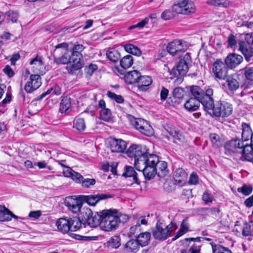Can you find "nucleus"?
Segmentation results:
<instances>
[{
  "label": "nucleus",
  "instance_id": "dca6fc26",
  "mask_svg": "<svg viewBox=\"0 0 253 253\" xmlns=\"http://www.w3.org/2000/svg\"><path fill=\"white\" fill-rule=\"evenodd\" d=\"M166 137L169 140H171L174 143L180 144L184 141V137L182 134L174 127H169L166 130Z\"/></svg>",
  "mask_w": 253,
  "mask_h": 253
},
{
  "label": "nucleus",
  "instance_id": "412c9836",
  "mask_svg": "<svg viewBox=\"0 0 253 253\" xmlns=\"http://www.w3.org/2000/svg\"><path fill=\"white\" fill-rule=\"evenodd\" d=\"M69 219L70 236L77 240L81 239L82 237L81 236L76 234H72V232L78 231L81 227L82 222L81 219L78 217H73Z\"/></svg>",
  "mask_w": 253,
  "mask_h": 253
},
{
  "label": "nucleus",
  "instance_id": "603ef678",
  "mask_svg": "<svg viewBox=\"0 0 253 253\" xmlns=\"http://www.w3.org/2000/svg\"><path fill=\"white\" fill-rule=\"evenodd\" d=\"M190 90L192 94L194 96V98H197L199 99H201L202 98L203 90L199 86H192L191 87Z\"/></svg>",
  "mask_w": 253,
  "mask_h": 253
},
{
  "label": "nucleus",
  "instance_id": "bb28decb",
  "mask_svg": "<svg viewBox=\"0 0 253 253\" xmlns=\"http://www.w3.org/2000/svg\"><path fill=\"white\" fill-rule=\"evenodd\" d=\"M56 225L59 231L64 234L68 233L70 234L69 218H60L58 219L56 222Z\"/></svg>",
  "mask_w": 253,
  "mask_h": 253
},
{
  "label": "nucleus",
  "instance_id": "ddd939ff",
  "mask_svg": "<svg viewBox=\"0 0 253 253\" xmlns=\"http://www.w3.org/2000/svg\"><path fill=\"white\" fill-rule=\"evenodd\" d=\"M212 72L215 77L219 80H224L227 77V68L221 60H217L213 64Z\"/></svg>",
  "mask_w": 253,
  "mask_h": 253
},
{
  "label": "nucleus",
  "instance_id": "6e6552de",
  "mask_svg": "<svg viewBox=\"0 0 253 253\" xmlns=\"http://www.w3.org/2000/svg\"><path fill=\"white\" fill-rule=\"evenodd\" d=\"M172 9L173 12L184 15L193 14L195 11L194 3L189 0H183L177 3L174 4Z\"/></svg>",
  "mask_w": 253,
  "mask_h": 253
},
{
  "label": "nucleus",
  "instance_id": "58836bf2",
  "mask_svg": "<svg viewBox=\"0 0 253 253\" xmlns=\"http://www.w3.org/2000/svg\"><path fill=\"white\" fill-rule=\"evenodd\" d=\"M73 127L79 131L84 130L86 127L84 120L81 117H76L74 120Z\"/></svg>",
  "mask_w": 253,
  "mask_h": 253
},
{
  "label": "nucleus",
  "instance_id": "c756f323",
  "mask_svg": "<svg viewBox=\"0 0 253 253\" xmlns=\"http://www.w3.org/2000/svg\"><path fill=\"white\" fill-rule=\"evenodd\" d=\"M12 217L18 219L20 218L17 216L13 214L4 206H0V221H7L11 219Z\"/></svg>",
  "mask_w": 253,
  "mask_h": 253
},
{
  "label": "nucleus",
  "instance_id": "49530a36",
  "mask_svg": "<svg viewBox=\"0 0 253 253\" xmlns=\"http://www.w3.org/2000/svg\"><path fill=\"white\" fill-rule=\"evenodd\" d=\"M126 51L132 54L139 56L141 54L140 50L136 46L132 44H126L124 46Z\"/></svg>",
  "mask_w": 253,
  "mask_h": 253
},
{
  "label": "nucleus",
  "instance_id": "20e7f679",
  "mask_svg": "<svg viewBox=\"0 0 253 253\" xmlns=\"http://www.w3.org/2000/svg\"><path fill=\"white\" fill-rule=\"evenodd\" d=\"M176 229L177 226L173 222H171L167 226L162 223H157L153 232V235L156 239L164 240L167 239Z\"/></svg>",
  "mask_w": 253,
  "mask_h": 253
},
{
  "label": "nucleus",
  "instance_id": "864d4df0",
  "mask_svg": "<svg viewBox=\"0 0 253 253\" xmlns=\"http://www.w3.org/2000/svg\"><path fill=\"white\" fill-rule=\"evenodd\" d=\"M96 181L94 178H84L83 177L81 184L83 187L88 188L91 186L94 185Z\"/></svg>",
  "mask_w": 253,
  "mask_h": 253
},
{
  "label": "nucleus",
  "instance_id": "6e6d98bb",
  "mask_svg": "<svg viewBox=\"0 0 253 253\" xmlns=\"http://www.w3.org/2000/svg\"><path fill=\"white\" fill-rule=\"evenodd\" d=\"M237 191L239 192L243 193L245 195H250L253 191V187L251 186L244 185L241 187L238 188Z\"/></svg>",
  "mask_w": 253,
  "mask_h": 253
},
{
  "label": "nucleus",
  "instance_id": "a18cd8bd",
  "mask_svg": "<svg viewBox=\"0 0 253 253\" xmlns=\"http://www.w3.org/2000/svg\"><path fill=\"white\" fill-rule=\"evenodd\" d=\"M133 64V58L131 55H128L124 56L120 60V65L124 69H127L131 67Z\"/></svg>",
  "mask_w": 253,
  "mask_h": 253
},
{
  "label": "nucleus",
  "instance_id": "f3484780",
  "mask_svg": "<svg viewBox=\"0 0 253 253\" xmlns=\"http://www.w3.org/2000/svg\"><path fill=\"white\" fill-rule=\"evenodd\" d=\"M41 78L38 74L32 75L30 80L26 84L24 88L27 93H31L41 85Z\"/></svg>",
  "mask_w": 253,
  "mask_h": 253
},
{
  "label": "nucleus",
  "instance_id": "393cba45",
  "mask_svg": "<svg viewBox=\"0 0 253 253\" xmlns=\"http://www.w3.org/2000/svg\"><path fill=\"white\" fill-rule=\"evenodd\" d=\"M153 82L151 77L149 76H140L138 82V89L139 91L147 90Z\"/></svg>",
  "mask_w": 253,
  "mask_h": 253
},
{
  "label": "nucleus",
  "instance_id": "c03bdc74",
  "mask_svg": "<svg viewBox=\"0 0 253 253\" xmlns=\"http://www.w3.org/2000/svg\"><path fill=\"white\" fill-rule=\"evenodd\" d=\"M186 240L188 241H194L196 242V243H195L189 249V252L190 253H200V249L201 247V245L200 243V238H186Z\"/></svg>",
  "mask_w": 253,
  "mask_h": 253
},
{
  "label": "nucleus",
  "instance_id": "4c0bfd02",
  "mask_svg": "<svg viewBox=\"0 0 253 253\" xmlns=\"http://www.w3.org/2000/svg\"><path fill=\"white\" fill-rule=\"evenodd\" d=\"M123 175L126 177H131L136 183H139V179L137 176V174L131 166H126L125 167V172L123 173Z\"/></svg>",
  "mask_w": 253,
  "mask_h": 253
},
{
  "label": "nucleus",
  "instance_id": "052dcab7",
  "mask_svg": "<svg viewBox=\"0 0 253 253\" xmlns=\"http://www.w3.org/2000/svg\"><path fill=\"white\" fill-rule=\"evenodd\" d=\"M6 14L9 19L11 20L12 22L14 23L17 21L19 16L18 13L17 12L12 10H9L7 12Z\"/></svg>",
  "mask_w": 253,
  "mask_h": 253
},
{
  "label": "nucleus",
  "instance_id": "f704fd0d",
  "mask_svg": "<svg viewBox=\"0 0 253 253\" xmlns=\"http://www.w3.org/2000/svg\"><path fill=\"white\" fill-rule=\"evenodd\" d=\"M189 228V224L188 222V219L185 218L182 220L180 228L173 239L175 240L186 233L188 231Z\"/></svg>",
  "mask_w": 253,
  "mask_h": 253
},
{
  "label": "nucleus",
  "instance_id": "13d9d810",
  "mask_svg": "<svg viewBox=\"0 0 253 253\" xmlns=\"http://www.w3.org/2000/svg\"><path fill=\"white\" fill-rule=\"evenodd\" d=\"M97 69V66L95 64H90L88 66L85 68V73L87 77L92 76L94 72Z\"/></svg>",
  "mask_w": 253,
  "mask_h": 253
},
{
  "label": "nucleus",
  "instance_id": "aec40b11",
  "mask_svg": "<svg viewBox=\"0 0 253 253\" xmlns=\"http://www.w3.org/2000/svg\"><path fill=\"white\" fill-rule=\"evenodd\" d=\"M98 107L100 108L99 118L107 122H112V113L109 109L106 107V103L103 100H100L99 101Z\"/></svg>",
  "mask_w": 253,
  "mask_h": 253
},
{
  "label": "nucleus",
  "instance_id": "9b49d317",
  "mask_svg": "<svg viewBox=\"0 0 253 253\" xmlns=\"http://www.w3.org/2000/svg\"><path fill=\"white\" fill-rule=\"evenodd\" d=\"M232 112V105L225 102H218L216 103L214 114L215 117H226Z\"/></svg>",
  "mask_w": 253,
  "mask_h": 253
},
{
  "label": "nucleus",
  "instance_id": "f257e3e1",
  "mask_svg": "<svg viewBox=\"0 0 253 253\" xmlns=\"http://www.w3.org/2000/svg\"><path fill=\"white\" fill-rule=\"evenodd\" d=\"M101 229L109 232L116 230L121 223H125L128 216L119 213L116 210H104L102 211Z\"/></svg>",
  "mask_w": 253,
  "mask_h": 253
},
{
  "label": "nucleus",
  "instance_id": "72a5a7b5",
  "mask_svg": "<svg viewBox=\"0 0 253 253\" xmlns=\"http://www.w3.org/2000/svg\"><path fill=\"white\" fill-rule=\"evenodd\" d=\"M151 234L148 232H144L139 233L136 237V241L138 242L140 247H144L148 245L150 241Z\"/></svg>",
  "mask_w": 253,
  "mask_h": 253
},
{
  "label": "nucleus",
  "instance_id": "cd10ccee",
  "mask_svg": "<svg viewBox=\"0 0 253 253\" xmlns=\"http://www.w3.org/2000/svg\"><path fill=\"white\" fill-rule=\"evenodd\" d=\"M140 246L136 240H130L124 246V251L126 253H136L140 249Z\"/></svg>",
  "mask_w": 253,
  "mask_h": 253
},
{
  "label": "nucleus",
  "instance_id": "6ab92c4d",
  "mask_svg": "<svg viewBox=\"0 0 253 253\" xmlns=\"http://www.w3.org/2000/svg\"><path fill=\"white\" fill-rule=\"evenodd\" d=\"M30 64L32 66V70L34 72L42 75L45 73V66L41 56H37L31 61Z\"/></svg>",
  "mask_w": 253,
  "mask_h": 253
},
{
  "label": "nucleus",
  "instance_id": "0e129e2a",
  "mask_svg": "<svg viewBox=\"0 0 253 253\" xmlns=\"http://www.w3.org/2000/svg\"><path fill=\"white\" fill-rule=\"evenodd\" d=\"M183 90L181 87H176L173 91V95L175 98H180L183 95Z\"/></svg>",
  "mask_w": 253,
  "mask_h": 253
},
{
  "label": "nucleus",
  "instance_id": "ea45409f",
  "mask_svg": "<svg viewBox=\"0 0 253 253\" xmlns=\"http://www.w3.org/2000/svg\"><path fill=\"white\" fill-rule=\"evenodd\" d=\"M106 56L108 59L113 62H117L120 58L119 51L113 48H109L106 52Z\"/></svg>",
  "mask_w": 253,
  "mask_h": 253
},
{
  "label": "nucleus",
  "instance_id": "39448f33",
  "mask_svg": "<svg viewBox=\"0 0 253 253\" xmlns=\"http://www.w3.org/2000/svg\"><path fill=\"white\" fill-rule=\"evenodd\" d=\"M148 151L147 148L145 145L132 144L126 150L127 155L130 158L134 159V166L135 168L145 154Z\"/></svg>",
  "mask_w": 253,
  "mask_h": 253
},
{
  "label": "nucleus",
  "instance_id": "f03ea898",
  "mask_svg": "<svg viewBox=\"0 0 253 253\" xmlns=\"http://www.w3.org/2000/svg\"><path fill=\"white\" fill-rule=\"evenodd\" d=\"M159 161L158 157L147 151L139 163H138L136 169L143 172L146 179H151L156 174V165Z\"/></svg>",
  "mask_w": 253,
  "mask_h": 253
},
{
  "label": "nucleus",
  "instance_id": "e433bc0d",
  "mask_svg": "<svg viewBox=\"0 0 253 253\" xmlns=\"http://www.w3.org/2000/svg\"><path fill=\"white\" fill-rule=\"evenodd\" d=\"M168 173V169H167V164L165 161H160L156 165V174L159 176H164Z\"/></svg>",
  "mask_w": 253,
  "mask_h": 253
},
{
  "label": "nucleus",
  "instance_id": "a211bd4d",
  "mask_svg": "<svg viewBox=\"0 0 253 253\" xmlns=\"http://www.w3.org/2000/svg\"><path fill=\"white\" fill-rule=\"evenodd\" d=\"M109 143V148L114 153H123L127 146L126 142L121 139L112 138Z\"/></svg>",
  "mask_w": 253,
  "mask_h": 253
},
{
  "label": "nucleus",
  "instance_id": "7ed1b4c3",
  "mask_svg": "<svg viewBox=\"0 0 253 253\" xmlns=\"http://www.w3.org/2000/svg\"><path fill=\"white\" fill-rule=\"evenodd\" d=\"M71 52L68 49L67 43L63 42L55 46L53 52L54 61L57 64H65L70 63V70L72 64Z\"/></svg>",
  "mask_w": 253,
  "mask_h": 253
},
{
  "label": "nucleus",
  "instance_id": "9d476101",
  "mask_svg": "<svg viewBox=\"0 0 253 253\" xmlns=\"http://www.w3.org/2000/svg\"><path fill=\"white\" fill-rule=\"evenodd\" d=\"M83 204L81 196L68 197L66 198L65 201V204L68 210L75 213L81 211Z\"/></svg>",
  "mask_w": 253,
  "mask_h": 253
},
{
  "label": "nucleus",
  "instance_id": "473e14b6",
  "mask_svg": "<svg viewBox=\"0 0 253 253\" xmlns=\"http://www.w3.org/2000/svg\"><path fill=\"white\" fill-rule=\"evenodd\" d=\"M236 75H232L227 77V83L230 90L234 91L236 90L239 87V84L237 80Z\"/></svg>",
  "mask_w": 253,
  "mask_h": 253
},
{
  "label": "nucleus",
  "instance_id": "423d86ee",
  "mask_svg": "<svg viewBox=\"0 0 253 253\" xmlns=\"http://www.w3.org/2000/svg\"><path fill=\"white\" fill-rule=\"evenodd\" d=\"M245 39V42L239 43V49L249 61L250 58L253 56V32L246 34Z\"/></svg>",
  "mask_w": 253,
  "mask_h": 253
},
{
  "label": "nucleus",
  "instance_id": "c9c22d12",
  "mask_svg": "<svg viewBox=\"0 0 253 253\" xmlns=\"http://www.w3.org/2000/svg\"><path fill=\"white\" fill-rule=\"evenodd\" d=\"M187 174L184 170L180 168L177 169L174 173V178L178 183L184 182L187 179Z\"/></svg>",
  "mask_w": 253,
  "mask_h": 253
},
{
  "label": "nucleus",
  "instance_id": "c85d7f7f",
  "mask_svg": "<svg viewBox=\"0 0 253 253\" xmlns=\"http://www.w3.org/2000/svg\"><path fill=\"white\" fill-rule=\"evenodd\" d=\"M140 77V74L138 71L133 70L125 75L124 80L126 84H130L138 83Z\"/></svg>",
  "mask_w": 253,
  "mask_h": 253
},
{
  "label": "nucleus",
  "instance_id": "79ce46f5",
  "mask_svg": "<svg viewBox=\"0 0 253 253\" xmlns=\"http://www.w3.org/2000/svg\"><path fill=\"white\" fill-rule=\"evenodd\" d=\"M71 99L64 97L60 103L59 111L61 113H66L71 107Z\"/></svg>",
  "mask_w": 253,
  "mask_h": 253
},
{
  "label": "nucleus",
  "instance_id": "de8ad7c7",
  "mask_svg": "<svg viewBox=\"0 0 253 253\" xmlns=\"http://www.w3.org/2000/svg\"><path fill=\"white\" fill-rule=\"evenodd\" d=\"M121 239L119 236H113L107 242V246L114 249L118 248L120 245Z\"/></svg>",
  "mask_w": 253,
  "mask_h": 253
},
{
  "label": "nucleus",
  "instance_id": "4be33fe9",
  "mask_svg": "<svg viewBox=\"0 0 253 253\" xmlns=\"http://www.w3.org/2000/svg\"><path fill=\"white\" fill-rule=\"evenodd\" d=\"M109 197V196L104 194L81 196L83 202L84 201L91 206H95L100 200L106 199Z\"/></svg>",
  "mask_w": 253,
  "mask_h": 253
},
{
  "label": "nucleus",
  "instance_id": "e2e57ef3",
  "mask_svg": "<svg viewBox=\"0 0 253 253\" xmlns=\"http://www.w3.org/2000/svg\"><path fill=\"white\" fill-rule=\"evenodd\" d=\"M173 17V14L170 10H166L161 14V18L165 20H169Z\"/></svg>",
  "mask_w": 253,
  "mask_h": 253
},
{
  "label": "nucleus",
  "instance_id": "338daca9",
  "mask_svg": "<svg viewBox=\"0 0 253 253\" xmlns=\"http://www.w3.org/2000/svg\"><path fill=\"white\" fill-rule=\"evenodd\" d=\"M189 183L193 185H196L198 183V176L196 173L193 172L191 174Z\"/></svg>",
  "mask_w": 253,
  "mask_h": 253
},
{
  "label": "nucleus",
  "instance_id": "a19ab883",
  "mask_svg": "<svg viewBox=\"0 0 253 253\" xmlns=\"http://www.w3.org/2000/svg\"><path fill=\"white\" fill-rule=\"evenodd\" d=\"M208 4L223 7H227L230 5L229 0H207Z\"/></svg>",
  "mask_w": 253,
  "mask_h": 253
},
{
  "label": "nucleus",
  "instance_id": "0eeeda50",
  "mask_svg": "<svg viewBox=\"0 0 253 253\" xmlns=\"http://www.w3.org/2000/svg\"><path fill=\"white\" fill-rule=\"evenodd\" d=\"M84 48V47L82 44L75 45L73 47L72 53H71L72 59L71 72H74L83 67V56L81 53Z\"/></svg>",
  "mask_w": 253,
  "mask_h": 253
},
{
  "label": "nucleus",
  "instance_id": "37998d69",
  "mask_svg": "<svg viewBox=\"0 0 253 253\" xmlns=\"http://www.w3.org/2000/svg\"><path fill=\"white\" fill-rule=\"evenodd\" d=\"M80 217L83 221L87 223L89 220V217L92 215V212L90 209L87 208H84L81 209Z\"/></svg>",
  "mask_w": 253,
  "mask_h": 253
},
{
  "label": "nucleus",
  "instance_id": "f8f14e48",
  "mask_svg": "<svg viewBox=\"0 0 253 253\" xmlns=\"http://www.w3.org/2000/svg\"><path fill=\"white\" fill-rule=\"evenodd\" d=\"M191 57L188 53H186L183 58L179 61L177 67L176 72H174L175 77L185 75L188 70V65L191 63Z\"/></svg>",
  "mask_w": 253,
  "mask_h": 253
},
{
  "label": "nucleus",
  "instance_id": "2f4dec72",
  "mask_svg": "<svg viewBox=\"0 0 253 253\" xmlns=\"http://www.w3.org/2000/svg\"><path fill=\"white\" fill-rule=\"evenodd\" d=\"M102 211L99 213H95L94 215L92 214V215L89 217L88 221L87 223L91 227H95L100 225L101 228V222L102 216Z\"/></svg>",
  "mask_w": 253,
  "mask_h": 253
},
{
  "label": "nucleus",
  "instance_id": "09e8293b",
  "mask_svg": "<svg viewBox=\"0 0 253 253\" xmlns=\"http://www.w3.org/2000/svg\"><path fill=\"white\" fill-rule=\"evenodd\" d=\"M209 138L212 144L214 147H218L221 145V139L218 134L216 133H211L209 135Z\"/></svg>",
  "mask_w": 253,
  "mask_h": 253
},
{
  "label": "nucleus",
  "instance_id": "7c9ffc66",
  "mask_svg": "<svg viewBox=\"0 0 253 253\" xmlns=\"http://www.w3.org/2000/svg\"><path fill=\"white\" fill-rule=\"evenodd\" d=\"M200 104V99L197 98H190L184 104L185 108L188 111L196 110Z\"/></svg>",
  "mask_w": 253,
  "mask_h": 253
},
{
  "label": "nucleus",
  "instance_id": "5701e85b",
  "mask_svg": "<svg viewBox=\"0 0 253 253\" xmlns=\"http://www.w3.org/2000/svg\"><path fill=\"white\" fill-rule=\"evenodd\" d=\"M200 103L203 105L206 112L211 115H213L215 105L212 97L203 96L200 99Z\"/></svg>",
  "mask_w": 253,
  "mask_h": 253
},
{
  "label": "nucleus",
  "instance_id": "8fccbe9b",
  "mask_svg": "<svg viewBox=\"0 0 253 253\" xmlns=\"http://www.w3.org/2000/svg\"><path fill=\"white\" fill-rule=\"evenodd\" d=\"M212 250L213 253H232L228 248L220 245L212 246Z\"/></svg>",
  "mask_w": 253,
  "mask_h": 253
},
{
  "label": "nucleus",
  "instance_id": "69168bd1",
  "mask_svg": "<svg viewBox=\"0 0 253 253\" xmlns=\"http://www.w3.org/2000/svg\"><path fill=\"white\" fill-rule=\"evenodd\" d=\"M202 199L206 204H208L212 203L213 197L207 192H205L202 196Z\"/></svg>",
  "mask_w": 253,
  "mask_h": 253
},
{
  "label": "nucleus",
  "instance_id": "5fc2aeb1",
  "mask_svg": "<svg viewBox=\"0 0 253 253\" xmlns=\"http://www.w3.org/2000/svg\"><path fill=\"white\" fill-rule=\"evenodd\" d=\"M243 72L247 80L253 81V67H246L243 69Z\"/></svg>",
  "mask_w": 253,
  "mask_h": 253
},
{
  "label": "nucleus",
  "instance_id": "4468645a",
  "mask_svg": "<svg viewBox=\"0 0 253 253\" xmlns=\"http://www.w3.org/2000/svg\"><path fill=\"white\" fill-rule=\"evenodd\" d=\"M133 223L135 224L130 227L128 235L130 237L135 236L136 237L142 230V225H147V221L145 217L140 216L134 218Z\"/></svg>",
  "mask_w": 253,
  "mask_h": 253
},
{
  "label": "nucleus",
  "instance_id": "bf43d9fd",
  "mask_svg": "<svg viewBox=\"0 0 253 253\" xmlns=\"http://www.w3.org/2000/svg\"><path fill=\"white\" fill-rule=\"evenodd\" d=\"M149 18L146 17L145 19L141 20L140 22L136 24L131 26L128 28V29H133L136 28L141 29L144 27V26L148 23Z\"/></svg>",
  "mask_w": 253,
  "mask_h": 253
},
{
  "label": "nucleus",
  "instance_id": "4d7b16f0",
  "mask_svg": "<svg viewBox=\"0 0 253 253\" xmlns=\"http://www.w3.org/2000/svg\"><path fill=\"white\" fill-rule=\"evenodd\" d=\"M107 95L109 98L115 100L118 103H122L124 101L123 97L121 95H117L111 91L108 92Z\"/></svg>",
  "mask_w": 253,
  "mask_h": 253
},
{
  "label": "nucleus",
  "instance_id": "774afa93",
  "mask_svg": "<svg viewBox=\"0 0 253 253\" xmlns=\"http://www.w3.org/2000/svg\"><path fill=\"white\" fill-rule=\"evenodd\" d=\"M169 90L164 87H162L160 91L161 99L163 101L165 100L169 94Z\"/></svg>",
  "mask_w": 253,
  "mask_h": 253
},
{
  "label": "nucleus",
  "instance_id": "b1692460",
  "mask_svg": "<svg viewBox=\"0 0 253 253\" xmlns=\"http://www.w3.org/2000/svg\"><path fill=\"white\" fill-rule=\"evenodd\" d=\"M243 61L242 56L232 53L229 54L225 59V63L227 66L230 68H235L239 65Z\"/></svg>",
  "mask_w": 253,
  "mask_h": 253
},
{
  "label": "nucleus",
  "instance_id": "a878e982",
  "mask_svg": "<svg viewBox=\"0 0 253 253\" xmlns=\"http://www.w3.org/2000/svg\"><path fill=\"white\" fill-rule=\"evenodd\" d=\"M242 140L241 142L244 143L245 142L250 141L253 139V133L250 126L246 123H243L242 125Z\"/></svg>",
  "mask_w": 253,
  "mask_h": 253
},
{
  "label": "nucleus",
  "instance_id": "1a4fd4ad",
  "mask_svg": "<svg viewBox=\"0 0 253 253\" xmlns=\"http://www.w3.org/2000/svg\"><path fill=\"white\" fill-rule=\"evenodd\" d=\"M130 121L131 125L142 134L147 136L153 135L154 130L146 121L141 118H133Z\"/></svg>",
  "mask_w": 253,
  "mask_h": 253
},
{
  "label": "nucleus",
  "instance_id": "680f3d73",
  "mask_svg": "<svg viewBox=\"0 0 253 253\" xmlns=\"http://www.w3.org/2000/svg\"><path fill=\"white\" fill-rule=\"evenodd\" d=\"M83 177H84L80 173L75 171H74L71 177L72 180L76 183L80 184L83 179Z\"/></svg>",
  "mask_w": 253,
  "mask_h": 253
},
{
  "label": "nucleus",
  "instance_id": "2eb2a0df",
  "mask_svg": "<svg viewBox=\"0 0 253 253\" xmlns=\"http://www.w3.org/2000/svg\"><path fill=\"white\" fill-rule=\"evenodd\" d=\"M167 49L170 54L174 55L179 52H184L187 49L185 42L180 40H174L168 43Z\"/></svg>",
  "mask_w": 253,
  "mask_h": 253
},
{
  "label": "nucleus",
  "instance_id": "3c124183",
  "mask_svg": "<svg viewBox=\"0 0 253 253\" xmlns=\"http://www.w3.org/2000/svg\"><path fill=\"white\" fill-rule=\"evenodd\" d=\"M242 235L244 237H251L253 236V228L248 224L245 223L242 229Z\"/></svg>",
  "mask_w": 253,
  "mask_h": 253
}]
</instances>
